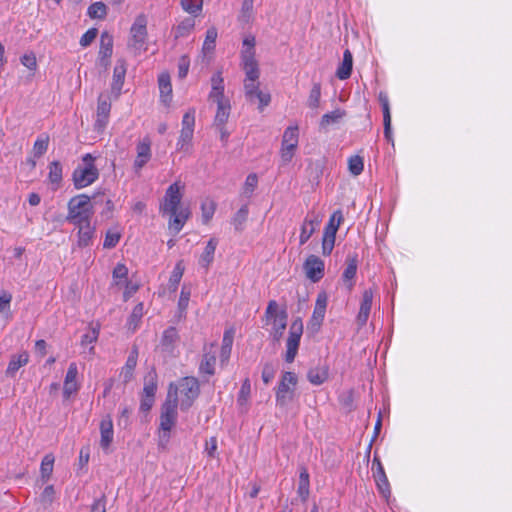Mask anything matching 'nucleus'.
Segmentation results:
<instances>
[{
  "label": "nucleus",
  "instance_id": "nucleus-54",
  "mask_svg": "<svg viewBox=\"0 0 512 512\" xmlns=\"http://www.w3.org/2000/svg\"><path fill=\"white\" fill-rule=\"evenodd\" d=\"M181 6L184 11L191 15H198L202 9V1L198 0H181Z\"/></svg>",
  "mask_w": 512,
  "mask_h": 512
},
{
  "label": "nucleus",
  "instance_id": "nucleus-40",
  "mask_svg": "<svg viewBox=\"0 0 512 512\" xmlns=\"http://www.w3.org/2000/svg\"><path fill=\"white\" fill-rule=\"evenodd\" d=\"M230 102L217 104V112L214 119L215 126L225 125L230 115Z\"/></svg>",
  "mask_w": 512,
  "mask_h": 512
},
{
  "label": "nucleus",
  "instance_id": "nucleus-61",
  "mask_svg": "<svg viewBox=\"0 0 512 512\" xmlns=\"http://www.w3.org/2000/svg\"><path fill=\"white\" fill-rule=\"evenodd\" d=\"M54 457L46 455L41 462V473L43 477H50L53 471Z\"/></svg>",
  "mask_w": 512,
  "mask_h": 512
},
{
  "label": "nucleus",
  "instance_id": "nucleus-47",
  "mask_svg": "<svg viewBox=\"0 0 512 512\" xmlns=\"http://www.w3.org/2000/svg\"><path fill=\"white\" fill-rule=\"evenodd\" d=\"M282 145L296 147L298 145V127H288L283 134Z\"/></svg>",
  "mask_w": 512,
  "mask_h": 512
},
{
  "label": "nucleus",
  "instance_id": "nucleus-23",
  "mask_svg": "<svg viewBox=\"0 0 512 512\" xmlns=\"http://www.w3.org/2000/svg\"><path fill=\"white\" fill-rule=\"evenodd\" d=\"M137 359H138V348L136 346H133L130 354L126 360L125 365L123 366L120 377L123 380L124 384H127L130 382L134 375V370L137 365Z\"/></svg>",
  "mask_w": 512,
  "mask_h": 512
},
{
  "label": "nucleus",
  "instance_id": "nucleus-15",
  "mask_svg": "<svg viewBox=\"0 0 512 512\" xmlns=\"http://www.w3.org/2000/svg\"><path fill=\"white\" fill-rule=\"evenodd\" d=\"M179 341L180 336L177 329L174 326H170L162 334L160 348L163 352L173 355Z\"/></svg>",
  "mask_w": 512,
  "mask_h": 512
},
{
  "label": "nucleus",
  "instance_id": "nucleus-52",
  "mask_svg": "<svg viewBox=\"0 0 512 512\" xmlns=\"http://www.w3.org/2000/svg\"><path fill=\"white\" fill-rule=\"evenodd\" d=\"M321 98V84L314 83L308 97L307 104L311 109L318 108Z\"/></svg>",
  "mask_w": 512,
  "mask_h": 512
},
{
  "label": "nucleus",
  "instance_id": "nucleus-4",
  "mask_svg": "<svg viewBox=\"0 0 512 512\" xmlns=\"http://www.w3.org/2000/svg\"><path fill=\"white\" fill-rule=\"evenodd\" d=\"M297 382L298 378L294 372L286 371L282 374L280 382L275 389L276 404L278 406L284 407L293 401Z\"/></svg>",
  "mask_w": 512,
  "mask_h": 512
},
{
  "label": "nucleus",
  "instance_id": "nucleus-62",
  "mask_svg": "<svg viewBox=\"0 0 512 512\" xmlns=\"http://www.w3.org/2000/svg\"><path fill=\"white\" fill-rule=\"evenodd\" d=\"M189 67H190V60H189L188 56H186V55L181 56L178 61V77L180 79H184L187 76Z\"/></svg>",
  "mask_w": 512,
  "mask_h": 512
},
{
  "label": "nucleus",
  "instance_id": "nucleus-30",
  "mask_svg": "<svg viewBox=\"0 0 512 512\" xmlns=\"http://www.w3.org/2000/svg\"><path fill=\"white\" fill-rule=\"evenodd\" d=\"M242 67L245 72L244 80L257 81L260 76L258 63L255 58H241Z\"/></svg>",
  "mask_w": 512,
  "mask_h": 512
},
{
  "label": "nucleus",
  "instance_id": "nucleus-19",
  "mask_svg": "<svg viewBox=\"0 0 512 512\" xmlns=\"http://www.w3.org/2000/svg\"><path fill=\"white\" fill-rule=\"evenodd\" d=\"M372 300H373L372 289L364 290V292L362 294V300L360 303V309H359V312H358V315L356 318L358 325L361 327L366 325V323L368 321L371 307H372Z\"/></svg>",
  "mask_w": 512,
  "mask_h": 512
},
{
  "label": "nucleus",
  "instance_id": "nucleus-12",
  "mask_svg": "<svg viewBox=\"0 0 512 512\" xmlns=\"http://www.w3.org/2000/svg\"><path fill=\"white\" fill-rule=\"evenodd\" d=\"M303 269L306 277L313 283H317L324 276L325 264L320 257L309 255L303 264Z\"/></svg>",
  "mask_w": 512,
  "mask_h": 512
},
{
  "label": "nucleus",
  "instance_id": "nucleus-38",
  "mask_svg": "<svg viewBox=\"0 0 512 512\" xmlns=\"http://www.w3.org/2000/svg\"><path fill=\"white\" fill-rule=\"evenodd\" d=\"M157 391V374L151 370L144 378L143 394L145 396L155 397Z\"/></svg>",
  "mask_w": 512,
  "mask_h": 512
},
{
  "label": "nucleus",
  "instance_id": "nucleus-17",
  "mask_svg": "<svg viewBox=\"0 0 512 512\" xmlns=\"http://www.w3.org/2000/svg\"><path fill=\"white\" fill-rule=\"evenodd\" d=\"M100 446L103 450H107L113 442L114 430L112 417L108 414L104 416L100 422Z\"/></svg>",
  "mask_w": 512,
  "mask_h": 512
},
{
  "label": "nucleus",
  "instance_id": "nucleus-10",
  "mask_svg": "<svg viewBox=\"0 0 512 512\" xmlns=\"http://www.w3.org/2000/svg\"><path fill=\"white\" fill-rule=\"evenodd\" d=\"M96 121L94 124L95 130L103 132L109 122L111 111V98L109 95L101 93L98 96Z\"/></svg>",
  "mask_w": 512,
  "mask_h": 512
},
{
  "label": "nucleus",
  "instance_id": "nucleus-51",
  "mask_svg": "<svg viewBox=\"0 0 512 512\" xmlns=\"http://www.w3.org/2000/svg\"><path fill=\"white\" fill-rule=\"evenodd\" d=\"M255 37L247 36L243 40V48L241 51V58H255Z\"/></svg>",
  "mask_w": 512,
  "mask_h": 512
},
{
  "label": "nucleus",
  "instance_id": "nucleus-43",
  "mask_svg": "<svg viewBox=\"0 0 512 512\" xmlns=\"http://www.w3.org/2000/svg\"><path fill=\"white\" fill-rule=\"evenodd\" d=\"M49 140V135L45 133L41 134L36 139L33 145V153L36 158H40L46 153L49 146Z\"/></svg>",
  "mask_w": 512,
  "mask_h": 512
},
{
  "label": "nucleus",
  "instance_id": "nucleus-53",
  "mask_svg": "<svg viewBox=\"0 0 512 512\" xmlns=\"http://www.w3.org/2000/svg\"><path fill=\"white\" fill-rule=\"evenodd\" d=\"M348 168L352 175H360L364 169L363 158L358 155L351 156L348 160Z\"/></svg>",
  "mask_w": 512,
  "mask_h": 512
},
{
  "label": "nucleus",
  "instance_id": "nucleus-24",
  "mask_svg": "<svg viewBox=\"0 0 512 512\" xmlns=\"http://www.w3.org/2000/svg\"><path fill=\"white\" fill-rule=\"evenodd\" d=\"M320 219L317 215L311 217L309 214L305 217L299 236L300 245H304L310 237L314 234L316 226L319 225Z\"/></svg>",
  "mask_w": 512,
  "mask_h": 512
},
{
  "label": "nucleus",
  "instance_id": "nucleus-29",
  "mask_svg": "<svg viewBox=\"0 0 512 512\" xmlns=\"http://www.w3.org/2000/svg\"><path fill=\"white\" fill-rule=\"evenodd\" d=\"M352 66H353L352 53L348 49H346L343 54L342 63L336 71V76L340 80L348 79L352 73Z\"/></svg>",
  "mask_w": 512,
  "mask_h": 512
},
{
  "label": "nucleus",
  "instance_id": "nucleus-25",
  "mask_svg": "<svg viewBox=\"0 0 512 512\" xmlns=\"http://www.w3.org/2000/svg\"><path fill=\"white\" fill-rule=\"evenodd\" d=\"M170 215L169 228L174 234L179 233L185 222L190 216V211L187 208H178L174 213H168Z\"/></svg>",
  "mask_w": 512,
  "mask_h": 512
},
{
  "label": "nucleus",
  "instance_id": "nucleus-49",
  "mask_svg": "<svg viewBox=\"0 0 512 512\" xmlns=\"http://www.w3.org/2000/svg\"><path fill=\"white\" fill-rule=\"evenodd\" d=\"M49 181L52 184L59 185L62 181V165L59 161H53L49 165Z\"/></svg>",
  "mask_w": 512,
  "mask_h": 512
},
{
  "label": "nucleus",
  "instance_id": "nucleus-46",
  "mask_svg": "<svg viewBox=\"0 0 512 512\" xmlns=\"http://www.w3.org/2000/svg\"><path fill=\"white\" fill-rule=\"evenodd\" d=\"M193 133L194 132L181 130L180 136H179V139L177 142V150L178 151H181L184 153H190Z\"/></svg>",
  "mask_w": 512,
  "mask_h": 512
},
{
  "label": "nucleus",
  "instance_id": "nucleus-6",
  "mask_svg": "<svg viewBox=\"0 0 512 512\" xmlns=\"http://www.w3.org/2000/svg\"><path fill=\"white\" fill-rule=\"evenodd\" d=\"M181 393L184 395V398L181 400L180 407L181 410H188L194 400L200 394V385L198 380L195 377H184L180 381Z\"/></svg>",
  "mask_w": 512,
  "mask_h": 512
},
{
  "label": "nucleus",
  "instance_id": "nucleus-50",
  "mask_svg": "<svg viewBox=\"0 0 512 512\" xmlns=\"http://www.w3.org/2000/svg\"><path fill=\"white\" fill-rule=\"evenodd\" d=\"M277 369V363L271 361L264 363L261 377L266 385L269 384L274 379Z\"/></svg>",
  "mask_w": 512,
  "mask_h": 512
},
{
  "label": "nucleus",
  "instance_id": "nucleus-60",
  "mask_svg": "<svg viewBox=\"0 0 512 512\" xmlns=\"http://www.w3.org/2000/svg\"><path fill=\"white\" fill-rule=\"evenodd\" d=\"M99 336V326L92 327L87 333L81 337V345L86 346L97 341Z\"/></svg>",
  "mask_w": 512,
  "mask_h": 512
},
{
  "label": "nucleus",
  "instance_id": "nucleus-21",
  "mask_svg": "<svg viewBox=\"0 0 512 512\" xmlns=\"http://www.w3.org/2000/svg\"><path fill=\"white\" fill-rule=\"evenodd\" d=\"M137 157L134 161L136 171L142 169L151 158V142L148 138H144L137 144Z\"/></svg>",
  "mask_w": 512,
  "mask_h": 512
},
{
  "label": "nucleus",
  "instance_id": "nucleus-20",
  "mask_svg": "<svg viewBox=\"0 0 512 512\" xmlns=\"http://www.w3.org/2000/svg\"><path fill=\"white\" fill-rule=\"evenodd\" d=\"M378 100L383 112L384 136L388 141H392L391 112L387 93L381 91Z\"/></svg>",
  "mask_w": 512,
  "mask_h": 512
},
{
  "label": "nucleus",
  "instance_id": "nucleus-59",
  "mask_svg": "<svg viewBox=\"0 0 512 512\" xmlns=\"http://www.w3.org/2000/svg\"><path fill=\"white\" fill-rule=\"evenodd\" d=\"M195 111L191 110L184 114L182 119V129L184 131L194 132Z\"/></svg>",
  "mask_w": 512,
  "mask_h": 512
},
{
  "label": "nucleus",
  "instance_id": "nucleus-42",
  "mask_svg": "<svg viewBox=\"0 0 512 512\" xmlns=\"http://www.w3.org/2000/svg\"><path fill=\"white\" fill-rule=\"evenodd\" d=\"M216 357L213 354L205 353L202 357L199 371L200 373L214 375L215 373Z\"/></svg>",
  "mask_w": 512,
  "mask_h": 512
},
{
  "label": "nucleus",
  "instance_id": "nucleus-41",
  "mask_svg": "<svg viewBox=\"0 0 512 512\" xmlns=\"http://www.w3.org/2000/svg\"><path fill=\"white\" fill-rule=\"evenodd\" d=\"M185 267L183 265V261L180 260L176 263L170 278H169V289L171 291H176L178 288V285L182 279V276L184 274Z\"/></svg>",
  "mask_w": 512,
  "mask_h": 512
},
{
  "label": "nucleus",
  "instance_id": "nucleus-57",
  "mask_svg": "<svg viewBox=\"0 0 512 512\" xmlns=\"http://www.w3.org/2000/svg\"><path fill=\"white\" fill-rule=\"evenodd\" d=\"M121 238V234L118 231H107L103 243V247L106 249H112L116 247Z\"/></svg>",
  "mask_w": 512,
  "mask_h": 512
},
{
  "label": "nucleus",
  "instance_id": "nucleus-37",
  "mask_svg": "<svg viewBox=\"0 0 512 512\" xmlns=\"http://www.w3.org/2000/svg\"><path fill=\"white\" fill-rule=\"evenodd\" d=\"M345 115V111L341 109H336L330 113H326L321 118L320 127L327 128L331 125L338 124Z\"/></svg>",
  "mask_w": 512,
  "mask_h": 512
},
{
  "label": "nucleus",
  "instance_id": "nucleus-48",
  "mask_svg": "<svg viewBox=\"0 0 512 512\" xmlns=\"http://www.w3.org/2000/svg\"><path fill=\"white\" fill-rule=\"evenodd\" d=\"M87 14L93 19H104L107 15V7L103 2H95L88 7Z\"/></svg>",
  "mask_w": 512,
  "mask_h": 512
},
{
  "label": "nucleus",
  "instance_id": "nucleus-13",
  "mask_svg": "<svg viewBox=\"0 0 512 512\" xmlns=\"http://www.w3.org/2000/svg\"><path fill=\"white\" fill-rule=\"evenodd\" d=\"M126 71V60L123 58L118 59L113 70V79L111 83V94L115 99H117L121 95Z\"/></svg>",
  "mask_w": 512,
  "mask_h": 512
},
{
  "label": "nucleus",
  "instance_id": "nucleus-26",
  "mask_svg": "<svg viewBox=\"0 0 512 512\" xmlns=\"http://www.w3.org/2000/svg\"><path fill=\"white\" fill-rule=\"evenodd\" d=\"M373 477L375 479L379 492L385 498L389 497L391 494V488L382 464H379V468H376L373 471Z\"/></svg>",
  "mask_w": 512,
  "mask_h": 512
},
{
  "label": "nucleus",
  "instance_id": "nucleus-39",
  "mask_svg": "<svg viewBox=\"0 0 512 512\" xmlns=\"http://www.w3.org/2000/svg\"><path fill=\"white\" fill-rule=\"evenodd\" d=\"M344 217L341 210H336L330 216L328 223L324 228L325 234L336 235L340 224L343 222Z\"/></svg>",
  "mask_w": 512,
  "mask_h": 512
},
{
  "label": "nucleus",
  "instance_id": "nucleus-1",
  "mask_svg": "<svg viewBox=\"0 0 512 512\" xmlns=\"http://www.w3.org/2000/svg\"><path fill=\"white\" fill-rule=\"evenodd\" d=\"M171 391L168 393V397L161 406L160 413V424L158 428V447L166 449L170 441V432L175 426L178 412V398L176 392L174 397L171 398Z\"/></svg>",
  "mask_w": 512,
  "mask_h": 512
},
{
  "label": "nucleus",
  "instance_id": "nucleus-31",
  "mask_svg": "<svg viewBox=\"0 0 512 512\" xmlns=\"http://www.w3.org/2000/svg\"><path fill=\"white\" fill-rule=\"evenodd\" d=\"M287 312L285 310L280 311L279 316L273 320L272 336L275 341H279L283 336L284 330L287 325Z\"/></svg>",
  "mask_w": 512,
  "mask_h": 512
},
{
  "label": "nucleus",
  "instance_id": "nucleus-22",
  "mask_svg": "<svg viewBox=\"0 0 512 512\" xmlns=\"http://www.w3.org/2000/svg\"><path fill=\"white\" fill-rule=\"evenodd\" d=\"M358 260L356 256L348 257L346 259V267L342 273V281L348 291H351L354 286V279L357 273Z\"/></svg>",
  "mask_w": 512,
  "mask_h": 512
},
{
  "label": "nucleus",
  "instance_id": "nucleus-45",
  "mask_svg": "<svg viewBox=\"0 0 512 512\" xmlns=\"http://www.w3.org/2000/svg\"><path fill=\"white\" fill-rule=\"evenodd\" d=\"M248 205H243L234 215L232 219V224L236 231H242L244 224L248 218Z\"/></svg>",
  "mask_w": 512,
  "mask_h": 512
},
{
  "label": "nucleus",
  "instance_id": "nucleus-14",
  "mask_svg": "<svg viewBox=\"0 0 512 512\" xmlns=\"http://www.w3.org/2000/svg\"><path fill=\"white\" fill-rule=\"evenodd\" d=\"M113 53V36L107 31L100 36V47L98 52V63L104 69L110 65V58Z\"/></svg>",
  "mask_w": 512,
  "mask_h": 512
},
{
  "label": "nucleus",
  "instance_id": "nucleus-35",
  "mask_svg": "<svg viewBox=\"0 0 512 512\" xmlns=\"http://www.w3.org/2000/svg\"><path fill=\"white\" fill-rule=\"evenodd\" d=\"M234 331L232 329L226 330L222 339V346L220 351V360L221 363L228 361L233 344Z\"/></svg>",
  "mask_w": 512,
  "mask_h": 512
},
{
  "label": "nucleus",
  "instance_id": "nucleus-64",
  "mask_svg": "<svg viewBox=\"0 0 512 512\" xmlns=\"http://www.w3.org/2000/svg\"><path fill=\"white\" fill-rule=\"evenodd\" d=\"M98 30L96 28L88 29L80 38V45L88 47L97 37Z\"/></svg>",
  "mask_w": 512,
  "mask_h": 512
},
{
  "label": "nucleus",
  "instance_id": "nucleus-28",
  "mask_svg": "<svg viewBox=\"0 0 512 512\" xmlns=\"http://www.w3.org/2000/svg\"><path fill=\"white\" fill-rule=\"evenodd\" d=\"M55 494L56 492L53 485L46 486L37 499L39 504V508L37 510H41L43 512L49 511L55 499Z\"/></svg>",
  "mask_w": 512,
  "mask_h": 512
},
{
  "label": "nucleus",
  "instance_id": "nucleus-5",
  "mask_svg": "<svg viewBox=\"0 0 512 512\" xmlns=\"http://www.w3.org/2000/svg\"><path fill=\"white\" fill-rule=\"evenodd\" d=\"M303 334V322L301 318H296L290 325L289 335L286 341V352L284 359L287 363H292L298 353L301 336Z\"/></svg>",
  "mask_w": 512,
  "mask_h": 512
},
{
  "label": "nucleus",
  "instance_id": "nucleus-58",
  "mask_svg": "<svg viewBox=\"0 0 512 512\" xmlns=\"http://www.w3.org/2000/svg\"><path fill=\"white\" fill-rule=\"evenodd\" d=\"M336 235L323 233L322 239V253L324 256H329L334 248Z\"/></svg>",
  "mask_w": 512,
  "mask_h": 512
},
{
  "label": "nucleus",
  "instance_id": "nucleus-33",
  "mask_svg": "<svg viewBox=\"0 0 512 512\" xmlns=\"http://www.w3.org/2000/svg\"><path fill=\"white\" fill-rule=\"evenodd\" d=\"M328 373L326 366L311 368L307 373V379L311 384L318 386L328 379Z\"/></svg>",
  "mask_w": 512,
  "mask_h": 512
},
{
  "label": "nucleus",
  "instance_id": "nucleus-11",
  "mask_svg": "<svg viewBox=\"0 0 512 512\" xmlns=\"http://www.w3.org/2000/svg\"><path fill=\"white\" fill-rule=\"evenodd\" d=\"M328 303V297L325 292H320L317 295L314 310L310 321L308 323V329L312 332L316 333L320 330V327L323 323L326 308Z\"/></svg>",
  "mask_w": 512,
  "mask_h": 512
},
{
  "label": "nucleus",
  "instance_id": "nucleus-7",
  "mask_svg": "<svg viewBox=\"0 0 512 512\" xmlns=\"http://www.w3.org/2000/svg\"><path fill=\"white\" fill-rule=\"evenodd\" d=\"M99 178V170L95 165L88 167L78 166L74 169L72 180L76 189L85 188L93 184Z\"/></svg>",
  "mask_w": 512,
  "mask_h": 512
},
{
  "label": "nucleus",
  "instance_id": "nucleus-56",
  "mask_svg": "<svg viewBox=\"0 0 512 512\" xmlns=\"http://www.w3.org/2000/svg\"><path fill=\"white\" fill-rule=\"evenodd\" d=\"M190 296H191L190 290L186 286H183L181 289V293H180V297H179V301H178V310H179L180 316H182L185 313V311L188 307V304H189Z\"/></svg>",
  "mask_w": 512,
  "mask_h": 512
},
{
  "label": "nucleus",
  "instance_id": "nucleus-32",
  "mask_svg": "<svg viewBox=\"0 0 512 512\" xmlns=\"http://www.w3.org/2000/svg\"><path fill=\"white\" fill-rule=\"evenodd\" d=\"M28 361L29 355L27 352L13 355L8 364L6 374L10 377H13L22 366H25L28 363Z\"/></svg>",
  "mask_w": 512,
  "mask_h": 512
},
{
  "label": "nucleus",
  "instance_id": "nucleus-63",
  "mask_svg": "<svg viewBox=\"0 0 512 512\" xmlns=\"http://www.w3.org/2000/svg\"><path fill=\"white\" fill-rule=\"evenodd\" d=\"M209 99L216 102L217 104L229 101L224 96V88L221 87H212L209 93Z\"/></svg>",
  "mask_w": 512,
  "mask_h": 512
},
{
  "label": "nucleus",
  "instance_id": "nucleus-3",
  "mask_svg": "<svg viewBox=\"0 0 512 512\" xmlns=\"http://www.w3.org/2000/svg\"><path fill=\"white\" fill-rule=\"evenodd\" d=\"M147 18L144 14H139L130 28V38L128 48L137 55L147 49Z\"/></svg>",
  "mask_w": 512,
  "mask_h": 512
},
{
  "label": "nucleus",
  "instance_id": "nucleus-55",
  "mask_svg": "<svg viewBox=\"0 0 512 512\" xmlns=\"http://www.w3.org/2000/svg\"><path fill=\"white\" fill-rule=\"evenodd\" d=\"M216 205L212 200H205L201 204L203 222L208 223L214 215Z\"/></svg>",
  "mask_w": 512,
  "mask_h": 512
},
{
  "label": "nucleus",
  "instance_id": "nucleus-18",
  "mask_svg": "<svg viewBox=\"0 0 512 512\" xmlns=\"http://www.w3.org/2000/svg\"><path fill=\"white\" fill-rule=\"evenodd\" d=\"M78 368L75 362L69 364L63 387V395L68 399L73 393L77 392L79 386L77 384Z\"/></svg>",
  "mask_w": 512,
  "mask_h": 512
},
{
  "label": "nucleus",
  "instance_id": "nucleus-36",
  "mask_svg": "<svg viewBox=\"0 0 512 512\" xmlns=\"http://www.w3.org/2000/svg\"><path fill=\"white\" fill-rule=\"evenodd\" d=\"M309 487L310 480L308 470L306 467H301L297 492L303 501L309 496Z\"/></svg>",
  "mask_w": 512,
  "mask_h": 512
},
{
  "label": "nucleus",
  "instance_id": "nucleus-34",
  "mask_svg": "<svg viewBox=\"0 0 512 512\" xmlns=\"http://www.w3.org/2000/svg\"><path fill=\"white\" fill-rule=\"evenodd\" d=\"M158 84L162 101L164 103H167L171 100L172 96V85L169 74L162 73L161 75H159Z\"/></svg>",
  "mask_w": 512,
  "mask_h": 512
},
{
  "label": "nucleus",
  "instance_id": "nucleus-16",
  "mask_svg": "<svg viewBox=\"0 0 512 512\" xmlns=\"http://www.w3.org/2000/svg\"><path fill=\"white\" fill-rule=\"evenodd\" d=\"M73 225L78 228L77 246L80 248L90 246L95 237V227L91 224V220L83 222L81 224H73Z\"/></svg>",
  "mask_w": 512,
  "mask_h": 512
},
{
  "label": "nucleus",
  "instance_id": "nucleus-8",
  "mask_svg": "<svg viewBox=\"0 0 512 512\" xmlns=\"http://www.w3.org/2000/svg\"><path fill=\"white\" fill-rule=\"evenodd\" d=\"M259 81L244 80V94L248 102L254 103L256 99L259 101V110L262 111L264 107L268 106L271 101L269 93L263 92L259 89Z\"/></svg>",
  "mask_w": 512,
  "mask_h": 512
},
{
  "label": "nucleus",
  "instance_id": "nucleus-44",
  "mask_svg": "<svg viewBox=\"0 0 512 512\" xmlns=\"http://www.w3.org/2000/svg\"><path fill=\"white\" fill-rule=\"evenodd\" d=\"M217 36H218V32L215 27H210L206 31V36H205V40H204L203 47H202V50L204 53H210V52L214 51L215 46H216Z\"/></svg>",
  "mask_w": 512,
  "mask_h": 512
},
{
  "label": "nucleus",
  "instance_id": "nucleus-9",
  "mask_svg": "<svg viewBox=\"0 0 512 512\" xmlns=\"http://www.w3.org/2000/svg\"><path fill=\"white\" fill-rule=\"evenodd\" d=\"M181 188L179 182H174L167 188L164 199L160 204L161 213H174L179 208L182 199Z\"/></svg>",
  "mask_w": 512,
  "mask_h": 512
},
{
  "label": "nucleus",
  "instance_id": "nucleus-2",
  "mask_svg": "<svg viewBox=\"0 0 512 512\" xmlns=\"http://www.w3.org/2000/svg\"><path fill=\"white\" fill-rule=\"evenodd\" d=\"M92 199H95V196L90 197L86 194L72 197L67 205L66 221L70 224H81L90 221L94 214Z\"/></svg>",
  "mask_w": 512,
  "mask_h": 512
},
{
  "label": "nucleus",
  "instance_id": "nucleus-27",
  "mask_svg": "<svg viewBox=\"0 0 512 512\" xmlns=\"http://www.w3.org/2000/svg\"><path fill=\"white\" fill-rule=\"evenodd\" d=\"M217 244H218V242L215 238H211L207 242V244L204 248V251L199 258V265L202 268L208 270L209 266L211 265V263L214 260V254H215Z\"/></svg>",
  "mask_w": 512,
  "mask_h": 512
}]
</instances>
